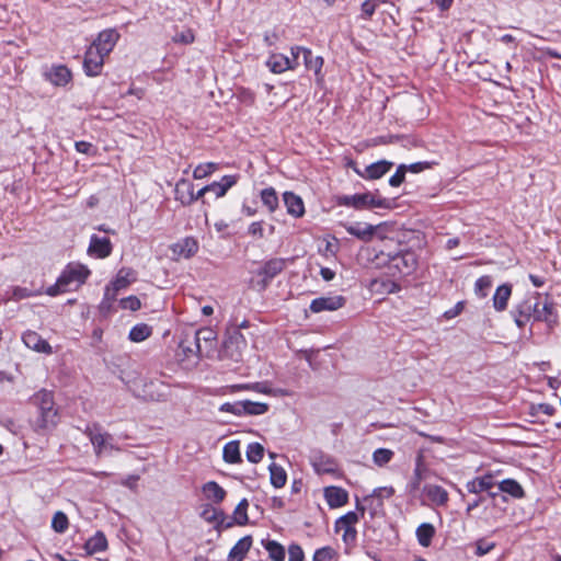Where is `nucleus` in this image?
Wrapping results in <instances>:
<instances>
[{
  "label": "nucleus",
  "mask_w": 561,
  "mask_h": 561,
  "mask_svg": "<svg viewBox=\"0 0 561 561\" xmlns=\"http://www.w3.org/2000/svg\"><path fill=\"white\" fill-rule=\"evenodd\" d=\"M194 39H195L194 33L190 28L179 31L172 37V41L174 43L185 44V45L193 43Z\"/></svg>",
  "instance_id": "50"
},
{
  "label": "nucleus",
  "mask_w": 561,
  "mask_h": 561,
  "mask_svg": "<svg viewBox=\"0 0 561 561\" xmlns=\"http://www.w3.org/2000/svg\"><path fill=\"white\" fill-rule=\"evenodd\" d=\"M345 304V298L342 296H328L316 298L310 304V310L314 313L322 311H335L342 308Z\"/></svg>",
  "instance_id": "14"
},
{
  "label": "nucleus",
  "mask_w": 561,
  "mask_h": 561,
  "mask_svg": "<svg viewBox=\"0 0 561 561\" xmlns=\"http://www.w3.org/2000/svg\"><path fill=\"white\" fill-rule=\"evenodd\" d=\"M224 460L228 463H238L241 461L240 443L238 440H230L224 446L222 450Z\"/></svg>",
  "instance_id": "34"
},
{
  "label": "nucleus",
  "mask_w": 561,
  "mask_h": 561,
  "mask_svg": "<svg viewBox=\"0 0 561 561\" xmlns=\"http://www.w3.org/2000/svg\"><path fill=\"white\" fill-rule=\"evenodd\" d=\"M392 167V163L386 160H381L368 165L365 170V176L367 179H379L385 175Z\"/></svg>",
  "instance_id": "33"
},
{
  "label": "nucleus",
  "mask_w": 561,
  "mask_h": 561,
  "mask_svg": "<svg viewBox=\"0 0 561 561\" xmlns=\"http://www.w3.org/2000/svg\"><path fill=\"white\" fill-rule=\"evenodd\" d=\"M311 465L314 471L319 474L334 473L337 470V465L335 460L332 457L324 454L314 455L311 458Z\"/></svg>",
  "instance_id": "20"
},
{
  "label": "nucleus",
  "mask_w": 561,
  "mask_h": 561,
  "mask_svg": "<svg viewBox=\"0 0 561 561\" xmlns=\"http://www.w3.org/2000/svg\"><path fill=\"white\" fill-rule=\"evenodd\" d=\"M304 551L298 545L288 548V561H304Z\"/></svg>",
  "instance_id": "55"
},
{
  "label": "nucleus",
  "mask_w": 561,
  "mask_h": 561,
  "mask_svg": "<svg viewBox=\"0 0 561 561\" xmlns=\"http://www.w3.org/2000/svg\"><path fill=\"white\" fill-rule=\"evenodd\" d=\"M34 404L38 407L39 415L36 427L49 430L57 425L58 414L55 409L53 394L47 390H41L34 396Z\"/></svg>",
  "instance_id": "2"
},
{
  "label": "nucleus",
  "mask_w": 561,
  "mask_h": 561,
  "mask_svg": "<svg viewBox=\"0 0 561 561\" xmlns=\"http://www.w3.org/2000/svg\"><path fill=\"white\" fill-rule=\"evenodd\" d=\"M106 56L101 54L95 47L90 46L84 56V71L90 77H95L101 73L104 58Z\"/></svg>",
  "instance_id": "9"
},
{
  "label": "nucleus",
  "mask_w": 561,
  "mask_h": 561,
  "mask_svg": "<svg viewBox=\"0 0 561 561\" xmlns=\"http://www.w3.org/2000/svg\"><path fill=\"white\" fill-rule=\"evenodd\" d=\"M107 549V539L102 531H96L94 536L89 538L84 543V550L88 554H94Z\"/></svg>",
  "instance_id": "29"
},
{
  "label": "nucleus",
  "mask_w": 561,
  "mask_h": 561,
  "mask_svg": "<svg viewBox=\"0 0 561 561\" xmlns=\"http://www.w3.org/2000/svg\"><path fill=\"white\" fill-rule=\"evenodd\" d=\"M426 167H427V163L416 162V163H412L409 167H407V170L417 173V172L423 171Z\"/></svg>",
  "instance_id": "62"
},
{
  "label": "nucleus",
  "mask_w": 561,
  "mask_h": 561,
  "mask_svg": "<svg viewBox=\"0 0 561 561\" xmlns=\"http://www.w3.org/2000/svg\"><path fill=\"white\" fill-rule=\"evenodd\" d=\"M263 546L273 561H284L285 549L280 543L274 540H268L264 542Z\"/></svg>",
  "instance_id": "41"
},
{
  "label": "nucleus",
  "mask_w": 561,
  "mask_h": 561,
  "mask_svg": "<svg viewBox=\"0 0 561 561\" xmlns=\"http://www.w3.org/2000/svg\"><path fill=\"white\" fill-rule=\"evenodd\" d=\"M135 272L131 268H121L116 277L105 287L104 298L101 302L102 309H110L119 290L127 288L134 280Z\"/></svg>",
  "instance_id": "3"
},
{
  "label": "nucleus",
  "mask_w": 561,
  "mask_h": 561,
  "mask_svg": "<svg viewBox=\"0 0 561 561\" xmlns=\"http://www.w3.org/2000/svg\"><path fill=\"white\" fill-rule=\"evenodd\" d=\"M494 547H495V545L493 542H486L484 540H479L477 542L476 553L478 556H484V554L489 553Z\"/></svg>",
  "instance_id": "59"
},
{
  "label": "nucleus",
  "mask_w": 561,
  "mask_h": 561,
  "mask_svg": "<svg viewBox=\"0 0 561 561\" xmlns=\"http://www.w3.org/2000/svg\"><path fill=\"white\" fill-rule=\"evenodd\" d=\"M90 275V270L79 263H70L61 272L56 283L46 289L49 296H57L61 293L78 289L85 283Z\"/></svg>",
  "instance_id": "1"
},
{
  "label": "nucleus",
  "mask_w": 561,
  "mask_h": 561,
  "mask_svg": "<svg viewBox=\"0 0 561 561\" xmlns=\"http://www.w3.org/2000/svg\"><path fill=\"white\" fill-rule=\"evenodd\" d=\"M495 485L494 477L490 473L477 477L466 483L468 492L479 494L481 492H490Z\"/></svg>",
  "instance_id": "21"
},
{
  "label": "nucleus",
  "mask_w": 561,
  "mask_h": 561,
  "mask_svg": "<svg viewBox=\"0 0 561 561\" xmlns=\"http://www.w3.org/2000/svg\"><path fill=\"white\" fill-rule=\"evenodd\" d=\"M298 65L299 61L293 55L288 57L283 54H272L266 61V66L274 73H283L295 69Z\"/></svg>",
  "instance_id": "11"
},
{
  "label": "nucleus",
  "mask_w": 561,
  "mask_h": 561,
  "mask_svg": "<svg viewBox=\"0 0 561 561\" xmlns=\"http://www.w3.org/2000/svg\"><path fill=\"white\" fill-rule=\"evenodd\" d=\"M370 288L373 290H380L381 294H392V293H397L400 287L391 282V280H379V279H374L370 284Z\"/></svg>",
  "instance_id": "46"
},
{
  "label": "nucleus",
  "mask_w": 561,
  "mask_h": 561,
  "mask_svg": "<svg viewBox=\"0 0 561 561\" xmlns=\"http://www.w3.org/2000/svg\"><path fill=\"white\" fill-rule=\"evenodd\" d=\"M393 493H394V490L391 486L377 488L365 500L368 501V500H375V499H378V500L388 499V497L392 496Z\"/></svg>",
  "instance_id": "52"
},
{
  "label": "nucleus",
  "mask_w": 561,
  "mask_h": 561,
  "mask_svg": "<svg viewBox=\"0 0 561 561\" xmlns=\"http://www.w3.org/2000/svg\"><path fill=\"white\" fill-rule=\"evenodd\" d=\"M512 295V286L503 284L499 286L493 296V307L496 311H504Z\"/></svg>",
  "instance_id": "28"
},
{
  "label": "nucleus",
  "mask_w": 561,
  "mask_h": 561,
  "mask_svg": "<svg viewBox=\"0 0 561 561\" xmlns=\"http://www.w3.org/2000/svg\"><path fill=\"white\" fill-rule=\"evenodd\" d=\"M151 328L146 323H139L131 328L129 331V339L133 342L139 343L145 341L151 335Z\"/></svg>",
  "instance_id": "39"
},
{
  "label": "nucleus",
  "mask_w": 561,
  "mask_h": 561,
  "mask_svg": "<svg viewBox=\"0 0 561 561\" xmlns=\"http://www.w3.org/2000/svg\"><path fill=\"white\" fill-rule=\"evenodd\" d=\"M435 534V528L432 524H421L416 529V537L421 546L428 547Z\"/></svg>",
  "instance_id": "37"
},
{
  "label": "nucleus",
  "mask_w": 561,
  "mask_h": 561,
  "mask_svg": "<svg viewBox=\"0 0 561 561\" xmlns=\"http://www.w3.org/2000/svg\"><path fill=\"white\" fill-rule=\"evenodd\" d=\"M290 55H293L297 60L299 61V57L302 56L304 64L309 70H313L316 76H320L322 66H323V58L320 56H312V53L310 49L295 46L290 49Z\"/></svg>",
  "instance_id": "10"
},
{
  "label": "nucleus",
  "mask_w": 561,
  "mask_h": 561,
  "mask_svg": "<svg viewBox=\"0 0 561 561\" xmlns=\"http://www.w3.org/2000/svg\"><path fill=\"white\" fill-rule=\"evenodd\" d=\"M287 213L294 217H301L305 214V205L300 196L285 192L283 195Z\"/></svg>",
  "instance_id": "23"
},
{
  "label": "nucleus",
  "mask_w": 561,
  "mask_h": 561,
  "mask_svg": "<svg viewBox=\"0 0 561 561\" xmlns=\"http://www.w3.org/2000/svg\"><path fill=\"white\" fill-rule=\"evenodd\" d=\"M379 2L381 0H366L362 4V14L360 18L364 20L369 19L376 11Z\"/></svg>",
  "instance_id": "51"
},
{
  "label": "nucleus",
  "mask_w": 561,
  "mask_h": 561,
  "mask_svg": "<svg viewBox=\"0 0 561 561\" xmlns=\"http://www.w3.org/2000/svg\"><path fill=\"white\" fill-rule=\"evenodd\" d=\"M492 280L490 276H481L474 284V291L480 297L486 296V290L491 287Z\"/></svg>",
  "instance_id": "49"
},
{
  "label": "nucleus",
  "mask_w": 561,
  "mask_h": 561,
  "mask_svg": "<svg viewBox=\"0 0 561 561\" xmlns=\"http://www.w3.org/2000/svg\"><path fill=\"white\" fill-rule=\"evenodd\" d=\"M344 228L350 234L364 241L370 240L376 231L374 226L366 222L345 224Z\"/></svg>",
  "instance_id": "22"
},
{
  "label": "nucleus",
  "mask_w": 561,
  "mask_h": 561,
  "mask_svg": "<svg viewBox=\"0 0 561 561\" xmlns=\"http://www.w3.org/2000/svg\"><path fill=\"white\" fill-rule=\"evenodd\" d=\"M268 411V404L250 400L241 401V415H262Z\"/></svg>",
  "instance_id": "35"
},
{
  "label": "nucleus",
  "mask_w": 561,
  "mask_h": 561,
  "mask_svg": "<svg viewBox=\"0 0 561 561\" xmlns=\"http://www.w3.org/2000/svg\"><path fill=\"white\" fill-rule=\"evenodd\" d=\"M248 232L252 237L263 238L264 237L263 222L262 221L252 222L248 228Z\"/></svg>",
  "instance_id": "57"
},
{
  "label": "nucleus",
  "mask_w": 561,
  "mask_h": 561,
  "mask_svg": "<svg viewBox=\"0 0 561 561\" xmlns=\"http://www.w3.org/2000/svg\"><path fill=\"white\" fill-rule=\"evenodd\" d=\"M90 440L94 447L96 455H102L112 449V436L101 432H92Z\"/></svg>",
  "instance_id": "26"
},
{
  "label": "nucleus",
  "mask_w": 561,
  "mask_h": 561,
  "mask_svg": "<svg viewBox=\"0 0 561 561\" xmlns=\"http://www.w3.org/2000/svg\"><path fill=\"white\" fill-rule=\"evenodd\" d=\"M118 38L119 34L115 30H104L98 35L91 46L95 47L101 51V54L108 56V54L114 49Z\"/></svg>",
  "instance_id": "13"
},
{
  "label": "nucleus",
  "mask_w": 561,
  "mask_h": 561,
  "mask_svg": "<svg viewBox=\"0 0 561 561\" xmlns=\"http://www.w3.org/2000/svg\"><path fill=\"white\" fill-rule=\"evenodd\" d=\"M69 527V520L65 513L56 512L51 519V528L58 533L64 534Z\"/></svg>",
  "instance_id": "45"
},
{
  "label": "nucleus",
  "mask_w": 561,
  "mask_h": 561,
  "mask_svg": "<svg viewBox=\"0 0 561 561\" xmlns=\"http://www.w3.org/2000/svg\"><path fill=\"white\" fill-rule=\"evenodd\" d=\"M170 249L173 259H188L197 252L198 242L192 237H186L173 243Z\"/></svg>",
  "instance_id": "12"
},
{
  "label": "nucleus",
  "mask_w": 561,
  "mask_h": 561,
  "mask_svg": "<svg viewBox=\"0 0 561 561\" xmlns=\"http://www.w3.org/2000/svg\"><path fill=\"white\" fill-rule=\"evenodd\" d=\"M358 519L359 517L355 512H348L335 522V530L343 533L342 539L347 545L353 543L356 539L357 531L354 525Z\"/></svg>",
  "instance_id": "7"
},
{
  "label": "nucleus",
  "mask_w": 561,
  "mask_h": 561,
  "mask_svg": "<svg viewBox=\"0 0 561 561\" xmlns=\"http://www.w3.org/2000/svg\"><path fill=\"white\" fill-rule=\"evenodd\" d=\"M238 178V175H225L220 181L206 185V190H208L209 193H213L216 198L224 197L227 192L237 184Z\"/></svg>",
  "instance_id": "19"
},
{
  "label": "nucleus",
  "mask_w": 561,
  "mask_h": 561,
  "mask_svg": "<svg viewBox=\"0 0 561 561\" xmlns=\"http://www.w3.org/2000/svg\"><path fill=\"white\" fill-rule=\"evenodd\" d=\"M247 348V341L243 334L233 329L227 340L224 343V347L221 351L222 358H230L233 362H239L242 358V353Z\"/></svg>",
  "instance_id": "6"
},
{
  "label": "nucleus",
  "mask_w": 561,
  "mask_h": 561,
  "mask_svg": "<svg viewBox=\"0 0 561 561\" xmlns=\"http://www.w3.org/2000/svg\"><path fill=\"white\" fill-rule=\"evenodd\" d=\"M247 459L252 463H257L264 456V447L259 443H251L247 447Z\"/></svg>",
  "instance_id": "43"
},
{
  "label": "nucleus",
  "mask_w": 561,
  "mask_h": 561,
  "mask_svg": "<svg viewBox=\"0 0 561 561\" xmlns=\"http://www.w3.org/2000/svg\"><path fill=\"white\" fill-rule=\"evenodd\" d=\"M217 169L218 164L215 162L201 163L194 169L193 176L196 180L205 179L217 171Z\"/></svg>",
  "instance_id": "44"
},
{
  "label": "nucleus",
  "mask_w": 561,
  "mask_h": 561,
  "mask_svg": "<svg viewBox=\"0 0 561 561\" xmlns=\"http://www.w3.org/2000/svg\"><path fill=\"white\" fill-rule=\"evenodd\" d=\"M89 254L98 259H105L112 253V243L108 238L92 236L88 249Z\"/></svg>",
  "instance_id": "17"
},
{
  "label": "nucleus",
  "mask_w": 561,
  "mask_h": 561,
  "mask_svg": "<svg viewBox=\"0 0 561 561\" xmlns=\"http://www.w3.org/2000/svg\"><path fill=\"white\" fill-rule=\"evenodd\" d=\"M324 497L331 508H337L345 505L348 501V493L340 486H327Z\"/></svg>",
  "instance_id": "18"
},
{
  "label": "nucleus",
  "mask_w": 561,
  "mask_h": 561,
  "mask_svg": "<svg viewBox=\"0 0 561 561\" xmlns=\"http://www.w3.org/2000/svg\"><path fill=\"white\" fill-rule=\"evenodd\" d=\"M230 389L232 392L249 390V391H254L257 393H263V394H268V396H277L280 392V391L272 388L271 383L266 382V381L234 385V386H231Z\"/></svg>",
  "instance_id": "24"
},
{
  "label": "nucleus",
  "mask_w": 561,
  "mask_h": 561,
  "mask_svg": "<svg viewBox=\"0 0 561 561\" xmlns=\"http://www.w3.org/2000/svg\"><path fill=\"white\" fill-rule=\"evenodd\" d=\"M206 193H209V192H208V190H206V186H204L196 194H194L193 191L191 190L186 199H184L182 197H178V198L181 199V202L183 204H191V203L204 197V195Z\"/></svg>",
  "instance_id": "58"
},
{
  "label": "nucleus",
  "mask_w": 561,
  "mask_h": 561,
  "mask_svg": "<svg viewBox=\"0 0 561 561\" xmlns=\"http://www.w3.org/2000/svg\"><path fill=\"white\" fill-rule=\"evenodd\" d=\"M285 267V262L280 259H274L264 264L260 274L263 276V286H266L270 279L279 274Z\"/></svg>",
  "instance_id": "30"
},
{
  "label": "nucleus",
  "mask_w": 561,
  "mask_h": 561,
  "mask_svg": "<svg viewBox=\"0 0 561 561\" xmlns=\"http://www.w3.org/2000/svg\"><path fill=\"white\" fill-rule=\"evenodd\" d=\"M337 552L331 547H322L316 550L313 561H331L336 557Z\"/></svg>",
  "instance_id": "48"
},
{
  "label": "nucleus",
  "mask_w": 561,
  "mask_h": 561,
  "mask_svg": "<svg viewBox=\"0 0 561 561\" xmlns=\"http://www.w3.org/2000/svg\"><path fill=\"white\" fill-rule=\"evenodd\" d=\"M393 456V451L387 448H379L374 451L373 459L377 466H383L388 463Z\"/></svg>",
  "instance_id": "47"
},
{
  "label": "nucleus",
  "mask_w": 561,
  "mask_h": 561,
  "mask_svg": "<svg viewBox=\"0 0 561 561\" xmlns=\"http://www.w3.org/2000/svg\"><path fill=\"white\" fill-rule=\"evenodd\" d=\"M553 314V302L548 297L541 299L539 294H537V300L534 305H528L525 310L520 311V317H525L526 319L533 318L536 321L545 322H550Z\"/></svg>",
  "instance_id": "5"
},
{
  "label": "nucleus",
  "mask_w": 561,
  "mask_h": 561,
  "mask_svg": "<svg viewBox=\"0 0 561 561\" xmlns=\"http://www.w3.org/2000/svg\"><path fill=\"white\" fill-rule=\"evenodd\" d=\"M320 275L325 282H330L334 278L335 273L329 267H321Z\"/></svg>",
  "instance_id": "61"
},
{
  "label": "nucleus",
  "mask_w": 561,
  "mask_h": 561,
  "mask_svg": "<svg viewBox=\"0 0 561 561\" xmlns=\"http://www.w3.org/2000/svg\"><path fill=\"white\" fill-rule=\"evenodd\" d=\"M341 205L354 207L356 209L364 208H389L390 201L377 197L371 193L346 195L340 198Z\"/></svg>",
  "instance_id": "4"
},
{
  "label": "nucleus",
  "mask_w": 561,
  "mask_h": 561,
  "mask_svg": "<svg viewBox=\"0 0 561 561\" xmlns=\"http://www.w3.org/2000/svg\"><path fill=\"white\" fill-rule=\"evenodd\" d=\"M424 492L426 496L436 505H444L448 501L447 491L435 484H428L424 486Z\"/></svg>",
  "instance_id": "31"
},
{
  "label": "nucleus",
  "mask_w": 561,
  "mask_h": 561,
  "mask_svg": "<svg viewBox=\"0 0 561 561\" xmlns=\"http://www.w3.org/2000/svg\"><path fill=\"white\" fill-rule=\"evenodd\" d=\"M23 343L30 350L37 353L51 354L53 348L49 343L34 331H27L22 336Z\"/></svg>",
  "instance_id": "15"
},
{
  "label": "nucleus",
  "mask_w": 561,
  "mask_h": 561,
  "mask_svg": "<svg viewBox=\"0 0 561 561\" xmlns=\"http://www.w3.org/2000/svg\"><path fill=\"white\" fill-rule=\"evenodd\" d=\"M405 171H407L405 164L399 165L396 173L389 179V184L393 187L401 185V183L404 181Z\"/></svg>",
  "instance_id": "54"
},
{
  "label": "nucleus",
  "mask_w": 561,
  "mask_h": 561,
  "mask_svg": "<svg viewBox=\"0 0 561 561\" xmlns=\"http://www.w3.org/2000/svg\"><path fill=\"white\" fill-rule=\"evenodd\" d=\"M168 387L163 382L151 381L147 385V394L157 401L165 400L168 397Z\"/></svg>",
  "instance_id": "38"
},
{
  "label": "nucleus",
  "mask_w": 561,
  "mask_h": 561,
  "mask_svg": "<svg viewBox=\"0 0 561 561\" xmlns=\"http://www.w3.org/2000/svg\"><path fill=\"white\" fill-rule=\"evenodd\" d=\"M43 76L45 80L58 88L67 87L72 80L71 70L64 65H53L43 72Z\"/></svg>",
  "instance_id": "8"
},
{
  "label": "nucleus",
  "mask_w": 561,
  "mask_h": 561,
  "mask_svg": "<svg viewBox=\"0 0 561 561\" xmlns=\"http://www.w3.org/2000/svg\"><path fill=\"white\" fill-rule=\"evenodd\" d=\"M391 262L392 266L404 275L411 274L417 265L416 255L409 251L392 257Z\"/></svg>",
  "instance_id": "16"
},
{
  "label": "nucleus",
  "mask_w": 561,
  "mask_h": 561,
  "mask_svg": "<svg viewBox=\"0 0 561 561\" xmlns=\"http://www.w3.org/2000/svg\"><path fill=\"white\" fill-rule=\"evenodd\" d=\"M252 546V538L245 536L237 541L229 552V561H242Z\"/></svg>",
  "instance_id": "27"
},
{
  "label": "nucleus",
  "mask_w": 561,
  "mask_h": 561,
  "mask_svg": "<svg viewBox=\"0 0 561 561\" xmlns=\"http://www.w3.org/2000/svg\"><path fill=\"white\" fill-rule=\"evenodd\" d=\"M78 152L85 153V154H94L95 148L92 146V144L87 141H77L75 145Z\"/></svg>",
  "instance_id": "60"
},
{
  "label": "nucleus",
  "mask_w": 561,
  "mask_h": 561,
  "mask_svg": "<svg viewBox=\"0 0 561 561\" xmlns=\"http://www.w3.org/2000/svg\"><path fill=\"white\" fill-rule=\"evenodd\" d=\"M261 201L270 213H274L278 207V197L273 187L264 188L261 192Z\"/></svg>",
  "instance_id": "40"
},
{
  "label": "nucleus",
  "mask_w": 561,
  "mask_h": 561,
  "mask_svg": "<svg viewBox=\"0 0 561 561\" xmlns=\"http://www.w3.org/2000/svg\"><path fill=\"white\" fill-rule=\"evenodd\" d=\"M214 226L218 232H224L228 228V224L222 219L216 221Z\"/></svg>",
  "instance_id": "64"
},
{
  "label": "nucleus",
  "mask_w": 561,
  "mask_h": 561,
  "mask_svg": "<svg viewBox=\"0 0 561 561\" xmlns=\"http://www.w3.org/2000/svg\"><path fill=\"white\" fill-rule=\"evenodd\" d=\"M119 304L123 309L131 311L138 310L141 306L139 298L136 296L123 298Z\"/></svg>",
  "instance_id": "53"
},
{
  "label": "nucleus",
  "mask_w": 561,
  "mask_h": 561,
  "mask_svg": "<svg viewBox=\"0 0 561 561\" xmlns=\"http://www.w3.org/2000/svg\"><path fill=\"white\" fill-rule=\"evenodd\" d=\"M203 515L208 520H216L218 515H221V513L217 512L215 508H211V510H205Z\"/></svg>",
  "instance_id": "63"
},
{
  "label": "nucleus",
  "mask_w": 561,
  "mask_h": 561,
  "mask_svg": "<svg viewBox=\"0 0 561 561\" xmlns=\"http://www.w3.org/2000/svg\"><path fill=\"white\" fill-rule=\"evenodd\" d=\"M219 410L221 412H227V413H231V414L240 416L241 415V401L236 402V403L226 402L220 405Z\"/></svg>",
  "instance_id": "56"
},
{
  "label": "nucleus",
  "mask_w": 561,
  "mask_h": 561,
  "mask_svg": "<svg viewBox=\"0 0 561 561\" xmlns=\"http://www.w3.org/2000/svg\"><path fill=\"white\" fill-rule=\"evenodd\" d=\"M202 492L206 500L214 504L221 503L226 497V491L215 481L206 482L202 488Z\"/></svg>",
  "instance_id": "25"
},
{
  "label": "nucleus",
  "mask_w": 561,
  "mask_h": 561,
  "mask_svg": "<svg viewBox=\"0 0 561 561\" xmlns=\"http://www.w3.org/2000/svg\"><path fill=\"white\" fill-rule=\"evenodd\" d=\"M268 470L272 485L277 489L283 488L287 482V473L284 468L276 463H271Z\"/></svg>",
  "instance_id": "36"
},
{
  "label": "nucleus",
  "mask_w": 561,
  "mask_h": 561,
  "mask_svg": "<svg viewBox=\"0 0 561 561\" xmlns=\"http://www.w3.org/2000/svg\"><path fill=\"white\" fill-rule=\"evenodd\" d=\"M499 490L503 493H506L514 499H523L525 496V491L523 486L514 479H505L499 482Z\"/></svg>",
  "instance_id": "32"
},
{
  "label": "nucleus",
  "mask_w": 561,
  "mask_h": 561,
  "mask_svg": "<svg viewBox=\"0 0 561 561\" xmlns=\"http://www.w3.org/2000/svg\"><path fill=\"white\" fill-rule=\"evenodd\" d=\"M248 506H249L248 500L243 499L239 502V504L234 508L233 519L237 525L243 526L248 523V514H247Z\"/></svg>",
  "instance_id": "42"
}]
</instances>
